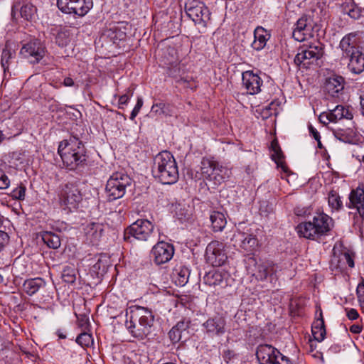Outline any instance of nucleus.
<instances>
[{
    "mask_svg": "<svg viewBox=\"0 0 364 364\" xmlns=\"http://www.w3.org/2000/svg\"><path fill=\"white\" fill-rule=\"evenodd\" d=\"M58 153L64 166L70 170H75L84 166L87 160L85 146L76 137H70L60 141Z\"/></svg>",
    "mask_w": 364,
    "mask_h": 364,
    "instance_id": "1",
    "label": "nucleus"
},
{
    "mask_svg": "<svg viewBox=\"0 0 364 364\" xmlns=\"http://www.w3.org/2000/svg\"><path fill=\"white\" fill-rule=\"evenodd\" d=\"M152 173L164 184L175 183L178 179V170L173 156L168 151L159 153L154 160Z\"/></svg>",
    "mask_w": 364,
    "mask_h": 364,
    "instance_id": "2",
    "label": "nucleus"
},
{
    "mask_svg": "<svg viewBox=\"0 0 364 364\" xmlns=\"http://www.w3.org/2000/svg\"><path fill=\"white\" fill-rule=\"evenodd\" d=\"M154 316L151 310L137 306L131 311L129 320L126 321V327L135 338L143 339L150 334Z\"/></svg>",
    "mask_w": 364,
    "mask_h": 364,
    "instance_id": "3",
    "label": "nucleus"
},
{
    "mask_svg": "<svg viewBox=\"0 0 364 364\" xmlns=\"http://www.w3.org/2000/svg\"><path fill=\"white\" fill-rule=\"evenodd\" d=\"M200 173L207 186L215 188L230 176L229 169L213 157H203L200 164Z\"/></svg>",
    "mask_w": 364,
    "mask_h": 364,
    "instance_id": "4",
    "label": "nucleus"
},
{
    "mask_svg": "<svg viewBox=\"0 0 364 364\" xmlns=\"http://www.w3.org/2000/svg\"><path fill=\"white\" fill-rule=\"evenodd\" d=\"M131 182L128 175L122 172L114 173L107 181L105 188L109 200H114L123 197Z\"/></svg>",
    "mask_w": 364,
    "mask_h": 364,
    "instance_id": "5",
    "label": "nucleus"
},
{
    "mask_svg": "<svg viewBox=\"0 0 364 364\" xmlns=\"http://www.w3.org/2000/svg\"><path fill=\"white\" fill-rule=\"evenodd\" d=\"M129 233L138 240L155 242L158 240L159 233L154 230V224L146 219H139L129 228Z\"/></svg>",
    "mask_w": 364,
    "mask_h": 364,
    "instance_id": "6",
    "label": "nucleus"
},
{
    "mask_svg": "<svg viewBox=\"0 0 364 364\" xmlns=\"http://www.w3.org/2000/svg\"><path fill=\"white\" fill-rule=\"evenodd\" d=\"M188 16L196 23L205 27L210 20V13L205 4L200 0H188L185 4Z\"/></svg>",
    "mask_w": 364,
    "mask_h": 364,
    "instance_id": "7",
    "label": "nucleus"
},
{
    "mask_svg": "<svg viewBox=\"0 0 364 364\" xmlns=\"http://www.w3.org/2000/svg\"><path fill=\"white\" fill-rule=\"evenodd\" d=\"M46 48L38 39L34 38L23 44L19 54L30 63L37 64L45 56Z\"/></svg>",
    "mask_w": 364,
    "mask_h": 364,
    "instance_id": "8",
    "label": "nucleus"
},
{
    "mask_svg": "<svg viewBox=\"0 0 364 364\" xmlns=\"http://www.w3.org/2000/svg\"><path fill=\"white\" fill-rule=\"evenodd\" d=\"M58 9L63 13L84 16L92 8V0H57Z\"/></svg>",
    "mask_w": 364,
    "mask_h": 364,
    "instance_id": "9",
    "label": "nucleus"
},
{
    "mask_svg": "<svg viewBox=\"0 0 364 364\" xmlns=\"http://www.w3.org/2000/svg\"><path fill=\"white\" fill-rule=\"evenodd\" d=\"M323 54L321 45H304L301 46L294 58L296 65L307 67L320 59Z\"/></svg>",
    "mask_w": 364,
    "mask_h": 364,
    "instance_id": "10",
    "label": "nucleus"
},
{
    "mask_svg": "<svg viewBox=\"0 0 364 364\" xmlns=\"http://www.w3.org/2000/svg\"><path fill=\"white\" fill-rule=\"evenodd\" d=\"M205 259L208 263L214 267L224 264L228 259L225 245L217 240L210 242L206 247Z\"/></svg>",
    "mask_w": 364,
    "mask_h": 364,
    "instance_id": "11",
    "label": "nucleus"
},
{
    "mask_svg": "<svg viewBox=\"0 0 364 364\" xmlns=\"http://www.w3.org/2000/svg\"><path fill=\"white\" fill-rule=\"evenodd\" d=\"M174 255L173 246L164 241H159L151 250V258L157 264H163L169 262Z\"/></svg>",
    "mask_w": 364,
    "mask_h": 364,
    "instance_id": "12",
    "label": "nucleus"
},
{
    "mask_svg": "<svg viewBox=\"0 0 364 364\" xmlns=\"http://www.w3.org/2000/svg\"><path fill=\"white\" fill-rule=\"evenodd\" d=\"M82 200V196L74 184H66L60 193L61 204L67 206L69 209L76 208Z\"/></svg>",
    "mask_w": 364,
    "mask_h": 364,
    "instance_id": "13",
    "label": "nucleus"
},
{
    "mask_svg": "<svg viewBox=\"0 0 364 364\" xmlns=\"http://www.w3.org/2000/svg\"><path fill=\"white\" fill-rule=\"evenodd\" d=\"M358 39L356 33H350L342 38L339 43V49L341 50L343 59H348L355 53L360 51L358 48Z\"/></svg>",
    "mask_w": 364,
    "mask_h": 364,
    "instance_id": "14",
    "label": "nucleus"
},
{
    "mask_svg": "<svg viewBox=\"0 0 364 364\" xmlns=\"http://www.w3.org/2000/svg\"><path fill=\"white\" fill-rule=\"evenodd\" d=\"M234 246L246 252H252L258 246V240L255 235L247 234L240 230L237 231L232 239Z\"/></svg>",
    "mask_w": 364,
    "mask_h": 364,
    "instance_id": "15",
    "label": "nucleus"
},
{
    "mask_svg": "<svg viewBox=\"0 0 364 364\" xmlns=\"http://www.w3.org/2000/svg\"><path fill=\"white\" fill-rule=\"evenodd\" d=\"M280 352L273 346L267 344L257 347L256 356L260 364H275Z\"/></svg>",
    "mask_w": 364,
    "mask_h": 364,
    "instance_id": "16",
    "label": "nucleus"
},
{
    "mask_svg": "<svg viewBox=\"0 0 364 364\" xmlns=\"http://www.w3.org/2000/svg\"><path fill=\"white\" fill-rule=\"evenodd\" d=\"M349 202L347 207L350 209H355L359 215L364 217V187L359 185L352 189L348 196Z\"/></svg>",
    "mask_w": 364,
    "mask_h": 364,
    "instance_id": "17",
    "label": "nucleus"
},
{
    "mask_svg": "<svg viewBox=\"0 0 364 364\" xmlns=\"http://www.w3.org/2000/svg\"><path fill=\"white\" fill-rule=\"evenodd\" d=\"M311 19L306 16H303L298 19L293 31V38L297 41H304L311 35Z\"/></svg>",
    "mask_w": 364,
    "mask_h": 364,
    "instance_id": "18",
    "label": "nucleus"
},
{
    "mask_svg": "<svg viewBox=\"0 0 364 364\" xmlns=\"http://www.w3.org/2000/svg\"><path fill=\"white\" fill-rule=\"evenodd\" d=\"M242 85L250 95H255L261 91L262 80L260 77L252 71L247 70L242 73Z\"/></svg>",
    "mask_w": 364,
    "mask_h": 364,
    "instance_id": "19",
    "label": "nucleus"
},
{
    "mask_svg": "<svg viewBox=\"0 0 364 364\" xmlns=\"http://www.w3.org/2000/svg\"><path fill=\"white\" fill-rule=\"evenodd\" d=\"M312 222L319 237L330 231L333 223L332 218L323 213H317L314 215Z\"/></svg>",
    "mask_w": 364,
    "mask_h": 364,
    "instance_id": "20",
    "label": "nucleus"
},
{
    "mask_svg": "<svg viewBox=\"0 0 364 364\" xmlns=\"http://www.w3.org/2000/svg\"><path fill=\"white\" fill-rule=\"evenodd\" d=\"M105 228L106 225L101 223H89L85 229L87 240L93 245L97 244L102 236Z\"/></svg>",
    "mask_w": 364,
    "mask_h": 364,
    "instance_id": "21",
    "label": "nucleus"
},
{
    "mask_svg": "<svg viewBox=\"0 0 364 364\" xmlns=\"http://www.w3.org/2000/svg\"><path fill=\"white\" fill-rule=\"evenodd\" d=\"M344 88V79L341 76L334 75L328 77L325 84V89L332 97H337Z\"/></svg>",
    "mask_w": 364,
    "mask_h": 364,
    "instance_id": "22",
    "label": "nucleus"
},
{
    "mask_svg": "<svg viewBox=\"0 0 364 364\" xmlns=\"http://www.w3.org/2000/svg\"><path fill=\"white\" fill-rule=\"evenodd\" d=\"M203 327L206 332L213 335L220 336L225 333V319L221 317H215L208 319L204 323Z\"/></svg>",
    "mask_w": 364,
    "mask_h": 364,
    "instance_id": "23",
    "label": "nucleus"
},
{
    "mask_svg": "<svg viewBox=\"0 0 364 364\" xmlns=\"http://www.w3.org/2000/svg\"><path fill=\"white\" fill-rule=\"evenodd\" d=\"M269 37L270 34L266 29L260 26L257 27L254 32L255 40L252 43V48L256 50H261L265 47Z\"/></svg>",
    "mask_w": 364,
    "mask_h": 364,
    "instance_id": "24",
    "label": "nucleus"
},
{
    "mask_svg": "<svg viewBox=\"0 0 364 364\" xmlns=\"http://www.w3.org/2000/svg\"><path fill=\"white\" fill-rule=\"evenodd\" d=\"M296 231L299 236L315 240L319 235L312 221L301 223L296 226Z\"/></svg>",
    "mask_w": 364,
    "mask_h": 364,
    "instance_id": "25",
    "label": "nucleus"
},
{
    "mask_svg": "<svg viewBox=\"0 0 364 364\" xmlns=\"http://www.w3.org/2000/svg\"><path fill=\"white\" fill-rule=\"evenodd\" d=\"M348 68L355 74H360L364 71V53L360 50L348 58Z\"/></svg>",
    "mask_w": 364,
    "mask_h": 364,
    "instance_id": "26",
    "label": "nucleus"
},
{
    "mask_svg": "<svg viewBox=\"0 0 364 364\" xmlns=\"http://www.w3.org/2000/svg\"><path fill=\"white\" fill-rule=\"evenodd\" d=\"M276 268L277 265L272 261L262 262L257 265L256 277L258 279L264 280L269 274H274L276 272Z\"/></svg>",
    "mask_w": 364,
    "mask_h": 364,
    "instance_id": "27",
    "label": "nucleus"
},
{
    "mask_svg": "<svg viewBox=\"0 0 364 364\" xmlns=\"http://www.w3.org/2000/svg\"><path fill=\"white\" fill-rule=\"evenodd\" d=\"M45 285L46 282L42 278L29 279L23 282V290L28 295L32 296L38 292L41 288L44 287Z\"/></svg>",
    "mask_w": 364,
    "mask_h": 364,
    "instance_id": "28",
    "label": "nucleus"
},
{
    "mask_svg": "<svg viewBox=\"0 0 364 364\" xmlns=\"http://www.w3.org/2000/svg\"><path fill=\"white\" fill-rule=\"evenodd\" d=\"M211 227L215 232H221L225 228L227 220L224 214L219 211H213L210 215Z\"/></svg>",
    "mask_w": 364,
    "mask_h": 364,
    "instance_id": "29",
    "label": "nucleus"
},
{
    "mask_svg": "<svg viewBox=\"0 0 364 364\" xmlns=\"http://www.w3.org/2000/svg\"><path fill=\"white\" fill-rule=\"evenodd\" d=\"M203 281L205 284L216 287L223 283L224 274L218 270L210 271L204 276Z\"/></svg>",
    "mask_w": 364,
    "mask_h": 364,
    "instance_id": "30",
    "label": "nucleus"
},
{
    "mask_svg": "<svg viewBox=\"0 0 364 364\" xmlns=\"http://www.w3.org/2000/svg\"><path fill=\"white\" fill-rule=\"evenodd\" d=\"M333 123L342 119H352L353 115L348 107L342 105H337L333 109L330 111Z\"/></svg>",
    "mask_w": 364,
    "mask_h": 364,
    "instance_id": "31",
    "label": "nucleus"
},
{
    "mask_svg": "<svg viewBox=\"0 0 364 364\" xmlns=\"http://www.w3.org/2000/svg\"><path fill=\"white\" fill-rule=\"evenodd\" d=\"M190 271L187 267L176 268L173 273V279L176 285L183 287L188 281Z\"/></svg>",
    "mask_w": 364,
    "mask_h": 364,
    "instance_id": "32",
    "label": "nucleus"
},
{
    "mask_svg": "<svg viewBox=\"0 0 364 364\" xmlns=\"http://www.w3.org/2000/svg\"><path fill=\"white\" fill-rule=\"evenodd\" d=\"M312 333L318 341H322L325 338L326 330L321 311L320 312V318L317 319L312 328Z\"/></svg>",
    "mask_w": 364,
    "mask_h": 364,
    "instance_id": "33",
    "label": "nucleus"
},
{
    "mask_svg": "<svg viewBox=\"0 0 364 364\" xmlns=\"http://www.w3.org/2000/svg\"><path fill=\"white\" fill-rule=\"evenodd\" d=\"M42 240L46 245L52 249H58L61 245L59 235L52 232H45L42 235Z\"/></svg>",
    "mask_w": 364,
    "mask_h": 364,
    "instance_id": "34",
    "label": "nucleus"
},
{
    "mask_svg": "<svg viewBox=\"0 0 364 364\" xmlns=\"http://www.w3.org/2000/svg\"><path fill=\"white\" fill-rule=\"evenodd\" d=\"M328 203L333 210H339L343 207V203L338 193L331 191L328 194Z\"/></svg>",
    "mask_w": 364,
    "mask_h": 364,
    "instance_id": "35",
    "label": "nucleus"
},
{
    "mask_svg": "<svg viewBox=\"0 0 364 364\" xmlns=\"http://www.w3.org/2000/svg\"><path fill=\"white\" fill-rule=\"evenodd\" d=\"M151 112L155 116L171 115L170 106L164 103L154 104L151 107Z\"/></svg>",
    "mask_w": 364,
    "mask_h": 364,
    "instance_id": "36",
    "label": "nucleus"
},
{
    "mask_svg": "<svg viewBox=\"0 0 364 364\" xmlns=\"http://www.w3.org/2000/svg\"><path fill=\"white\" fill-rule=\"evenodd\" d=\"M62 278L66 283H74L76 280L75 269L72 267H65L63 270Z\"/></svg>",
    "mask_w": 364,
    "mask_h": 364,
    "instance_id": "37",
    "label": "nucleus"
},
{
    "mask_svg": "<svg viewBox=\"0 0 364 364\" xmlns=\"http://www.w3.org/2000/svg\"><path fill=\"white\" fill-rule=\"evenodd\" d=\"M12 52L10 49L8 48L7 46H6V47L3 49L1 60V67L3 68L4 72L9 69V63L10 59L12 58Z\"/></svg>",
    "mask_w": 364,
    "mask_h": 364,
    "instance_id": "38",
    "label": "nucleus"
},
{
    "mask_svg": "<svg viewBox=\"0 0 364 364\" xmlns=\"http://www.w3.org/2000/svg\"><path fill=\"white\" fill-rule=\"evenodd\" d=\"M36 9L31 4H25L21 8V16L26 20H30L34 15Z\"/></svg>",
    "mask_w": 364,
    "mask_h": 364,
    "instance_id": "39",
    "label": "nucleus"
},
{
    "mask_svg": "<svg viewBox=\"0 0 364 364\" xmlns=\"http://www.w3.org/2000/svg\"><path fill=\"white\" fill-rule=\"evenodd\" d=\"M92 336L87 333H80L76 338V342L81 346H88L92 342Z\"/></svg>",
    "mask_w": 364,
    "mask_h": 364,
    "instance_id": "40",
    "label": "nucleus"
},
{
    "mask_svg": "<svg viewBox=\"0 0 364 364\" xmlns=\"http://www.w3.org/2000/svg\"><path fill=\"white\" fill-rule=\"evenodd\" d=\"M358 299L361 308L364 310V282L358 284L356 289Z\"/></svg>",
    "mask_w": 364,
    "mask_h": 364,
    "instance_id": "41",
    "label": "nucleus"
},
{
    "mask_svg": "<svg viewBox=\"0 0 364 364\" xmlns=\"http://www.w3.org/2000/svg\"><path fill=\"white\" fill-rule=\"evenodd\" d=\"M143 106V100L141 97H138L136 104L131 112L130 119L134 120L137 114L139 113L141 107Z\"/></svg>",
    "mask_w": 364,
    "mask_h": 364,
    "instance_id": "42",
    "label": "nucleus"
},
{
    "mask_svg": "<svg viewBox=\"0 0 364 364\" xmlns=\"http://www.w3.org/2000/svg\"><path fill=\"white\" fill-rule=\"evenodd\" d=\"M10 185V180L5 173L0 170V189H6Z\"/></svg>",
    "mask_w": 364,
    "mask_h": 364,
    "instance_id": "43",
    "label": "nucleus"
},
{
    "mask_svg": "<svg viewBox=\"0 0 364 364\" xmlns=\"http://www.w3.org/2000/svg\"><path fill=\"white\" fill-rule=\"evenodd\" d=\"M25 192H26L25 187L21 186L17 187L16 188H15L13 191L12 195H13V197H14L16 199L23 200V199H24V197H25Z\"/></svg>",
    "mask_w": 364,
    "mask_h": 364,
    "instance_id": "44",
    "label": "nucleus"
},
{
    "mask_svg": "<svg viewBox=\"0 0 364 364\" xmlns=\"http://www.w3.org/2000/svg\"><path fill=\"white\" fill-rule=\"evenodd\" d=\"M341 261L346 262L350 268L354 267L353 258L349 252L343 253L341 256Z\"/></svg>",
    "mask_w": 364,
    "mask_h": 364,
    "instance_id": "45",
    "label": "nucleus"
},
{
    "mask_svg": "<svg viewBox=\"0 0 364 364\" xmlns=\"http://www.w3.org/2000/svg\"><path fill=\"white\" fill-rule=\"evenodd\" d=\"M272 159L278 165L282 163L283 154L281 149H277L276 151H273Z\"/></svg>",
    "mask_w": 364,
    "mask_h": 364,
    "instance_id": "46",
    "label": "nucleus"
},
{
    "mask_svg": "<svg viewBox=\"0 0 364 364\" xmlns=\"http://www.w3.org/2000/svg\"><path fill=\"white\" fill-rule=\"evenodd\" d=\"M309 130L310 134L318 141V147L321 148V143L320 141L321 136H320L318 132L311 124L309 125Z\"/></svg>",
    "mask_w": 364,
    "mask_h": 364,
    "instance_id": "47",
    "label": "nucleus"
},
{
    "mask_svg": "<svg viewBox=\"0 0 364 364\" xmlns=\"http://www.w3.org/2000/svg\"><path fill=\"white\" fill-rule=\"evenodd\" d=\"M9 241V235L6 232L0 230V251L8 244Z\"/></svg>",
    "mask_w": 364,
    "mask_h": 364,
    "instance_id": "48",
    "label": "nucleus"
},
{
    "mask_svg": "<svg viewBox=\"0 0 364 364\" xmlns=\"http://www.w3.org/2000/svg\"><path fill=\"white\" fill-rule=\"evenodd\" d=\"M319 121L323 124H328L329 122H333L331 112H323L319 116Z\"/></svg>",
    "mask_w": 364,
    "mask_h": 364,
    "instance_id": "49",
    "label": "nucleus"
},
{
    "mask_svg": "<svg viewBox=\"0 0 364 364\" xmlns=\"http://www.w3.org/2000/svg\"><path fill=\"white\" fill-rule=\"evenodd\" d=\"M346 316L350 320H356L359 317L358 311L355 309H346Z\"/></svg>",
    "mask_w": 364,
    "mask_h": 364,
    "instance_id": "50",
    "label": "nucleus"
},
{
    "mask_svg": "<svg viewBox=\"0 0 364 364\" xmlns=\"http://www.w3.org/2000/svg\"><path fill=\"white\" fill-rule=\"evenodd\" d=\"M132 92H131L130 94H124L120 96L119 98V108H122L123 105H126L128 103L129 99L132 97Z\"/></svg>",
    "mask_w": 364,
    "mask_h": 364,
    "instance_id": "51",
    "label": "nucleus"
},
{
    "mask_svg": "<svg viewBox=\"0 0 364 364\" xmlns=\"http://www.w3.org/2000/svg\"><path fill=\"white\" fill-rule=\"evenodd\" d=\"M346 12L348 14V16L350 18H352L353 19H357L360 16V10L358 9H355V8L349 9L348 11H346Z\"/></svg>",
    "mask_w": 364,
    "mask_h": 364,
    "instance_id": "52",
    "label": "nucleus"
},
{
    "mask_svg": "<svg viewBox=\"0 0 364 364\" xmlns=\"http://www.w3.org/2000/svg\"><path fill=\"white\" fill-rule=\"evenodd\" d=\"M349 330L352 333L359 334L363 330V326L359 324H353L350 327Z\"/></svg>",
    "mask_w": 364,
    "mask_h": 364,
    "instance_id": "53",
    "label": "nucleus"
},
{
    "mask_svg": "<svg viewBox=\"0 0 364 364\" xmlns=\"http://www.w3.org/2000/svg\"><path fill=\"white\" fill-rule=\"evenodd\" d=\"M275 364H291L289 359L281 354L279 355V359L277 360Z\"/></svg>",
    "mask_w": 364,
    "mask_h": 364,
    "instance_id": "54",
    "label": "nucleus"
},
{
    "mask_svg": "<svg viewBox=\"0 0 364 364\" xmlns=\"http://www.w3.org/2000/svg\"><path fill=\"white\" fill-rule=\"evenodd\" d=\"M63 85L65 87H72L74 85V81L71 77H67L63 80Z\"/></svg>",
    "mask_w": 364,
    "mask_h": 364,
    "instance_id": "55",
    "label": "nucleus"
},
{
    "mask_svg": "<svg viewBox=\"0 0 364 364\" xmlns=\"http://www.w3.org/2000/svg\"><path fill=\"white\" fill-rule=\"evenodd\" d=\"M233 355V353L231 350H228L224 352V358L226 360V359H228L230 360L232 356Z\"/></svg>",
    "mask_w": 364,
    "mask_h": 364,
    "instance_id": "56",
    "label": "nucleus"
},
{
    "mask_svg": "<svg viewBox=\"0 0 364 364\" xmlns=\"http://www.w3.org/2000/svg\"><path fill=\"white\" fill-rule=\"evenodd\" d=\"M271 149L272 151H276L277 149H280L278 142L277 141H272L271 144Z\"/></svg>",
    "mask_w": 364,
    "mask_h": 364,
    "instance_id": "57",
    "label": "nucleus"
},
{
    "mask_svg": "<svg viewBox=\"0 0 364 364\" xmlns=\"http://www.w3.org/2000/svg\"><path fill=\"white\" fill-rule=\"evenodd\" d=\"M56 334L60 339H65L66 338V335L60 330L57 331Z\"/></svg>",
    "mask_w": 364,
    "mask_h": 364,
    "instance_id": "58",
    "label": "nucleus"
},
{
    "mask_svg": "<svg viewBox=\"0 0 364 364\" xmlns=\"http://www.w3.org/2000/svg\"><path fill=\"white\" fill-rule=\"evenodd\" d=\"M334 135L338 139H340L341 141H345V139L342 137V136H341V133L339 132H334Z\"/></svg>",
    "mask_w": 364,
    "mask_h": 364,
    "instance_id": "59",
    "label": "nucleus"
},
{
    "mask_svg": "<svg viewBox=\"0 0 364 364\" xmlns=\"http://www.w3.org/2000/svg\"><path fill=\"white\" fill-rule=\"evenodd\" d=\"M5 139L4 134L0 131V143Z\"/></svg>",
    "mask_w": 364,
    "mask_h": 364,
    "instance_id": "60",
    "label": "nucleus"
}]
</instances>
